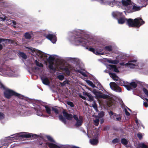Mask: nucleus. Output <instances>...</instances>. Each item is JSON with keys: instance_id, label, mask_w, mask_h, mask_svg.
I'll list each match as a JSON object with an SVG mask.
<instances>
[{"instance_id": "nucleus-9", "label": "nucleus", "mask_w": 148, "mask_h": 148, "mask_svg": "<svg viewBox=\"0 0 148 148\" xmlns=\"http://www.w3.org/2000/svg\"><path fill=\"white\" fill-rule=\"evenodd\" d=\"M92 1H96L102 5L108 4L110 6L113 7L115 5L117 6L121 4L120 2L115 0H92Z\"/></svg>"}, {"instance_id": "nucleus-18", "label": "nucleus", "mask_w": 148, "mask_h": 148, "mask_svg": "<svg viewBox=\"0 0 148 148\" xmlns=\"http://www.w3.org/2000/svg\"><path fill=\"white\" fill-rule=\"evenodd\" d=\"M109 114L112 118L116 121H119L121 120V116L119 115H117L114 113L110 111L109 112Z\"/></svg>"}, {"instance_id": "nucleus-39", "label": "nucleus", "mask_w": 148, "mask_h": 148, "mask_svg": "<svg viewBox=\"0 0 148 148\" xmlns=\"http://www.w3.org/2000/svg\"><path fill=\"white\" fill-rule=\"evenodd\" d=\"M52 110L56 114H59V109L56 107L52 108Z\"/></svg>"}, {"instance_id": "nucleus-58", "label": "nucleus", "mask_w": 148, "mask_h": 148, "mask_svg": "<svg viewBox=\"0 0 148 148\" xmlns=\"http://www.w3.org/2000/svg\"><path fill=\"white\" fill-rule=\"evenodd\" d=\"M66 81H64L62 83H61L60 84L62 86H64L66 84Z\"/></svg>"}, {"instance_id": "nucleus-36", "label": "nucleus", "mask_w": 148, "mask_h": 148, "mask_svg": "<svg viewBox=\"0 0 148 148\" xmlns=\"http://www.w3.org/2000/svg\"><path fill=\"white\" fill-rule=\"evenodd\" d=\"M86 83L88 84L89 85L91 86L93 88H96V86L91 81L89 80H86Z\"/></svg>"}, {"instance_id": "nucleus-16", "label": "nucleus", "mask_w": 148, "mask_h": 148, "mask_svg": "<svg viewBox=\"0 0 148 148\" xmlns=\"http://www.w3.org/2000/svg\"><path fill=\"white\" fill-rule=\"evenodd\" d=\"M46 37L53 43H55L57 40L56 36L54 34H49L46 36Z\"/></svg>"}, {"instance_id": "nucleus-30", "label": "nucleus", "mask_w": 148, "mask_h": 148, "mask_svg": "<svg viewBox=\"0 0 148 148\" xmlns=\"http://www.w3.org/2000/svg\"><path fill=\"white\" fill-rule=\"evenodd\" d=\"M0 19L1 21H7V24L8 25L11 24L12 23V20H8L7 17L4 16V17H0Z\"/></svg>"}, {"instance_id": "nucleus-3", "label": "nucleus", "mask_w": 148, "mask_h": 148, "mask_svg": "<svg viewBox=\"0 0 148 148\" xmlns=\"http://www.w3.org/2000/svg\"><path fill=\"white\" fill-rule=\"evenodd\" d=\"M122 9L128 13L140 10V6H137L131 3V0H122Z\"/></svg>"}, {"instance_id": "nucleus-61", "label": "nucleus", "mask_w": 148, "mask_h": 148, "mask_svg": "<svg viewBox=\"0 0 148 148\" xmlns=\"http://www.w3.org/2000/svg\"><path fill=\"white\" fill-rule=\"evenodd\" d=\"M81 97V98L82 99H86V97H84V96H82Z\"/></svg>"}, {"instance_id": "nucleus-43", "label": "nucleus", "mask_w": 148, "mask_h": 148, "mask_svg": "<svg viewBox=\"0 0 148 148\" xmlns=\"http://www.w3.org/2000/svg\"><path fill=\"white\" fill-rule=\"evenodd\" d=\"M136 122L137 126H138V128L139 126H141L143 127V129L144 128V126L142 125V123H140L138 121L137 119H136Z\"/></svg>"}, {"instance_id": "nucleus-26", "label": "nucleus", "mask_w": 148, "mask_h": 148, "mask_svg": "<svg viewBox=\"0 0 148 148\" xmlns=\"http://www.w3.org/2000/svg\"><path fill=\"white\" fill-rule=\"evenodd\" d=\"M63 114L64 116L65 117L66 119L69 120H71L72 119V115L71 114L67 113L65 111H63Z\"/></svg>"}, {"instance_id": "nucleus-46", "label": "nucleus", "mask_w": 148, "mask_h": 148, "mask_svg": "<svg viewBox=\"0 0 148 148\" xmlns=\"http://www.w3.org/2000/svg\"><path fill=\"white\" fill-rule=\"evenodd\" d=\"M58 78L60 80H62L64 78V76L62 75H60L57 76Z\"/></svg>"}, {"instance_id": "nucleus-55", "label": "nucleus", "mask_w": 148, "mask_h": 148, "mask_svg": "<svg viewBox=\"0 0 148 148\" xmlns=\"http://www.w3.org/2000/svg\"><path fill=\"white\" fill-rule=\"evenodd\" d=\"M137 137L139 139H141L142 138V135L140 133H138L137 134Z\"/></svg>"}, {"instance_id": "nucleus-27", "label": "nucleus", "mask_w": 148, "mask_h": 148, "mask_svg": "<svg viewBox=\"0 0 148 148\" xmlns=\"http://www.w3.org/2000/svg\"><path fill=\"white\" fill-rule=\"evenodd\" d=\"M71 66L72 67V68L70 70V71L72 70L73 69L75 71H77V72H78L79 73H80L83 76L85 77L87 76V74L84 71H83L82 70H79V69H75V68H73L72 66Z\"/></svg>"}, {"instance_id": "nucleus-12", "label": "nucleus", "mask_w": 148, "mask_h": 148, "mask_svg": "<svg viewBox=\"0 0 148 148\" xmlns=\"http://www.w3.org/2000/svg\"><path fill=\"white\" fill-rule=\"evenodd\" d=\"M4 94L5 96L7 98H9L12 95L17 96L21 98L23 96L14 92V91L8 88L6 89L4 91Z\"/></svg>"}, {"instance_id": "nucleus-14", "label": "nucleus", "mask_w": 148, "mask_h": 148, "mask_svg": "<svg viewBox=\"0 0 148 148\" xmlns=\"http://www.w3.org/2000/svg\"><path fill=\"white\" fill-rule=\"evenodd\" d=\"M111 89L113 90L118 92H121V90L120 87L114 82H111L110 84Z\"/></svg>"}, {"instance_id": "nucleus-38", "label": "nucleus", "mask_w": 148, "mask_h": 148, "mask_svg": "<svg viewBox=\"0 0 148 148\" xmlns=\"http://www.w3.org/2000/svg\"><path fill=\"white\" fill-rule=\"evenodd\" d=\"M68 60L73 63H75L76 62H77L78 60V59L77 58H68Z\"/></svg>"}, {"instance_id": "nucleus-32", "label": "nucleus", "mask_w": 148, "mask_h": 148, "mask_svg": "<svg viewBox=\"0 0 148 148\" xmlns=\"http://www.w3.org/2000/svg\"><path fill=\"white\" fill-rule=\"evenodd\" d=\"M84 95L85 96H86L88 97V101H93L94 97L92 95L86 92L84 94Z\"/></svg>"}, {"instance_id": "nucleus-11", "label": "nucleus", "mask_w": 148, "mask_h": 148, "mask_svg": "<svg viewBox=\"0 0 148 148\" xmlns=\"http://www.w3.org/2000/svg\"><path fill=\"white\" fill-rule=\"evenodd\" d=\"M35 64H31L28 65V67L31 68L34 72H36L40 70V67H43V65L38 61L37 60L35 61Z\"/></svg>"}, {"instance_id": "nucleus-60", "label": "nucleus", "mask_w": 148, "mask_h": 148, "mask_svg": "<svg viewBox=\"0 0 148 148\" xmlns=\"http://www.w3.org/2000/svg\"><path fill=\"white\" fill-rule=\"evenodd\" d=\"M12 23H13V24L14 25H16V21L13 20H12Z\"/></svg>"}, {"instance_id": "nucleus-59", "label": "nucleus", "mask_w": 148, "mask_h": 148, "mask_svg": "<svg viewBox=\"0 0 148 148\" xmlns=\"http://www.w3.org/2000/svg\"><path fill=\"white\" fill-rule=\"evenodd\" d=\"M143 105L146 108L148 107V104L147 102H144L143 103Z\"/></svg>"}, {"instance_id": "nucleus-41", "label": "nucleus", "mask_w": 148, "mask_h": 148, "mask_svg": "<svg viewBox=\"0 0 148 148\" xmlns=\"http://www.w3.org/2000/svg\"><path fill=\"white\" fill-rule=\"evenodd\" d=\"M138 147L141 148H148V147L143 143H141L139 144Z\"/></svg>"}, {"instance_id": "nucleus-63", "label": "nucleus", "mask_w": 148, "mask_h": 148, "mask_svg": "<svg viewBox=\"0 0 148 148\" xmlns=\"http://www.w3.org/2000/svg\"><path fill=\"white\" fill-rule=\"evenodd\" d=\"M103 122V119H102L101 120V123H102Z\"/></svg>"}, {"instance_id": "nucleus-62", "label": "nucleus", "mask_w": 148, "mask_h": 148, "mask_svg": "<svg viewBox=\"0 0 148 148\" xmlns=\"http://www.w3.org/2000/svg\"><path fill=\"white\" fill-rule=\"evenodd\" d=\"M2 49V45L0 44V50L1 49Z\"/></svg>"}, {"instance_id": "nucleus-40", "label": "nucleus", "mask_w": 148, "mask_h": 148, "mask_svg": "<svg viewBox=\"0 0 148 148\" xmlns=\"http://www.w3.org/2000/svg\"><path fill=\"white\" fill-rule=\"evenodd\" d=\"M92 106L96 110V112H97V104L96 103L95 101H93L92 104Z\"/></svg>"}, {"instance_id": "nucleus-56", "label": "nucleus", "mask_w": 148, "mask_h": 148, "mask_svg": "<svg viewBox=\"0 0 148 148\" xmlns=\"http://www.w3.org/2000/svg\"><path fill=\"white\" fill-rule=\"evenodd\" d=\"M125 114L127 116H129L130 115V113L127 112V109L125 108Z\"/></svg>"}, {"instance_id": "nucleus-53", "label": "nucleus", "mask_w": 148, "mask_h": 148, "mask_svg": "<svg viewBox=\"0 0 148 148\" xmlns=\"http://www.w3.org/2000/svg\"><path fill=\"white\" fill-rule=\"evenodd\" d=\"M67 104L71 107H73L74 104L73 103L71 102L68 101L67 102Z\"/></svg>"}, {"instance_id": "nucleus-2", "label": "nucleus", "mask_w": 148, "mask_h": 148, "mask_svg": "<svg viewBox=\"0 0 148 148\" xmlns=\"http://www.w3.org/2000/svg\"><path fill=\"white\" fill-rule=\"evenodd\" d=\"M56 56L55 55H50L48 57V59L49 62V68L54 72L60 70L64 71L67 75H69L70 70L72 69V67L70 65L65 66L62 64H60L57 62H54V60Z\"/></svg>"}, {"instance_id": "nucleus-28", "label": "nucleus", "mask_w": 148, "mask_h": 148, "mask_svg": "<svg viewBox=\"0 0 148 148\" xmlns=\"http://www.w3.org/2000/svg\"><path fill=\"white\" fill-rule=\"evenodd\" d=\"M32 136V134L31 133H23L21 134L20 136L22 137L29 138Z\"/></svg>"}, {"instance_id": "nucleus-15", "label": "nucleus", "mask_w": 148, "mask_h": 148, "mask_svg": "<svg viewBox=\"0 0 148 148\" xmlns=\"http://www.w3.org/2000/svg\"><path fill=\"white\" fill-rule=\"evenodd\" d=\"M74 119L76 121V123L75 124V125L76 126H79L81 125L83 122V119L82 117L76 115H74L73 116Z\"/></svg>"}, {"instance_id": "nucleus-24", "label": "nucleus", "mask_w": 148, "mask_h": 148, "mask_svg": "<svg viewBox=\"0 0 148 148\" xmlns=\"http://www.w3.org/2000/svg\"><path fill=\"white\" fill-rule=\"evenodd\" d=\"M106 67L109 70H113L115 72H118L119 71L118 69L114 65H108Z\"/></svg>"}, {"instance_id": "nucleus-29", "label": "nucleus", "mask_w": 148, "mask_h": 148, "mask_svg": "<svg viewBox=\"0 0 148 148\" xmlns=\"http://www.w3.org/2000/svg\"><path fill=\"white\" fill-rule=\"evenodd\" d=\"M122 13L118 12L116 11L113 12L112 15L114 18H117L121 16Z\"/></svg>"}, {"instance_id": "nucleus-35", "label": "nucleus", "mask_w": 148, "mask_h": 148, "mask_svg": "<svg viewBox=\"0 0 148 148\" xmlns=\"http://www.w3.org/2000/svg\"><path fill=\"white\" fill-rule=\"evenodd\" d=\"M105 51L106 52L107 51H111L112 50V47L111 46H106L104 47Z\"/></svg>"}, {"instance_id": "nucleus-50", "label": "nucleus", "mask_w": 148, "mask_h": 148, "mask_svg": "<svg viewBox=\"0 0 148 148\" xmlns=\"http://www.w3.org/2000/svg\"><path fill=\"white\" fill-rule=\"evenodd\" d=\"M143 91L145 95L148 97V91L145 88H143Z\"/></svg>"}, {"instance_id": "nucleus-52", "label": "nucleus", "mask_w": 148, "mask_h": 148, "mask_svg": "<svg viewBox=\"0 0 148 148\" xmlns=\"http://www.w3.org/2000/svg\"><path fill=\"white\" fill-rule=\"evenodd\" d=\"M104 115V113L103 112H101L98 114V117L99 118L101 117Z\"/></svg>"}, {"instance_id": "nucleus-4", "label": "nucleus", "mask_w": 148, "mask_h": 148, "mask_svg": "<svg viewBox=\"0 0 148 148\" xmlns=\"http://www.w3.org/2000/svg\"><path fill=\"white\" fill-rule=\"evenodd\" d=\"M109 74L111 77L115 81H119V82L117 83V84L122 86H125L127 89L130 90L131 89L130 87L133 88H135L137 86L138 82H132L130 83V86L128 85H125L124 82L123 81L120 80V78L117 76L114 73H109Z\"/></svg>"}, {"instance_id": "nucleus-1", "label": "nucleus", "mask_w": 148, "mask_h": 148, "mask_svg": "<svg viewBox=\"0 0 148 148\" xmlns=\"http://www.w3.org/2000/svg\"><path fill=\"white\" fill-rule=\"evenodd\" d=\"M73 33L75 35L71 37L70 40L76 45L85 46L95 44L94 40L90 38L89 34L86 31L75 29L73 31Z\"/></svg>"}, {"instance_id": "nucleus-37", "label": "nucleus", "mask_w": 148, "mask_h": 148, "mask_svg": "<svg viewBox=\"0 0 148 148\" xmlns=\"http://www.w3.org/2000/svg\"><path fill=\"white\" fill-rule=\"evenodd\" d=\"M59 119L62 122L65 124L66 123V120L64 118H63L62 115H60L59 116Z\"/></svg>"}, {"instance_id": "nucleus-22", "label": "nucleus", "mask_w": 148, "mask_h": 148, "mask_svg": "<svg viewBox=\"0 0 148 148\" xmlns=\"http://www.w3.org/2000/svg\"><path fill=\"white\" fill-rule=\"evenodd\" d=\"M95 96V98L98 99L101 98L102 93L100 92L98 90L93 89L91 90Z\"/></svg>"}, {"instance_id": "nucleus-20", "label": "nucleus", "mask_w": 148, "mask_h": 148, "mask_svg": "<svg viewBox=\"0 0 148 148\" xmlns=\"http://www.w3.org/2000/svg\"><path fill=\"white\" fill-rule=\"evenodd\" d=\"M95 96V98L98 99L101 98L102 93L100 92L98 90L93 89L91 90Z\"/></svg>"}, {"instance_id": "nucleus-42", "label": "nucleus", "mask_w": 148, "mask_h": 148, "mask_svg": "<svg viewBox=\"0 0 148 148\" xmlns=\"http://www.w3.org/2000/svg\"><path fill=\"white\" fill-rule=\"evenodd\" d=\"M19 54L20 56L23 58V59H25L27 58V56L24 53L21 52H19Z\"/></svg>"}, {"instance_id": "nucleus-34", "label": "nucleus", "mask_w": 148, "mask_h": 148, "mask_svg": "<svg viewBox=\"0 0 148 148\" xmlns=\"http://www.w3.org/2000/svg\"><path fill=\"white\" fill-rule=\"evenodd\" d=\"M32 35L33 34L32 32H28L25 34L24 36L25 38L27 39H30Z\"/></svg>"}, {"instance_id": "nucleus-33", "label": "nucleus", "mask_w": 148, "mask_h": 148, "mask_svg": "<svg viewBox=\"0 0 148 148\" xmlns=\"http://www.w3.org/2000/svg\"><path fill=\"white\" fill-rule=\"evenodd\" d=\"M31 100L30 99H21V101L23 103V105H24L25 104H28L29 103L30 104H32L31 103H30Z\"/></svg>"}, {"instance_id": "nucleus-7", "label": "nucleus", "mask_w": 148, "mask_h": 148, "mask_svg": "<svg viewBox=\"0 0 148 148\" xmlns=\"http://www.w3.org/2000/svg\"><path fill=\"white\" fill-rule=\"evenodd\" d=\"M121 64V65H125L131 68H137L138 66L139 69H141L142 67L144 66L143 64L138 63L137 60H132L125 64L123 63Z\"/></svg>"}, {"instance_id": "nucleus-64", "label": "nucleus", "mask_w": 148, "mask_h": 148, "mask_svg": "<svg viewBox=\"0 0 148 148\" xmlns=\"http://www.w3.org/2000/svg\"><path fill=\"white\" fill-rule=\"evenodd\" d=\"M145 99L146 100V101L148 102V99L146 98Z\"/></svg>"}, {"instance_id": "nucleus-54", "label": "nucleus", "mask_w": 148, "mask_h": 148, "mask_svg": "<svg viewBox=\"0 0 148 148\" xmlns=\"http://www.w3.org/2000/svg\"><path fill=\"white\" fill-rule=\"evenodd\" d=\"M119 140L118 139L116 138L113 140L112 142L113 143H115L119 142Z\"/></svg>"}, {"instance_id": "nucleus-5", "label": "nucleus", "mask_w": 148, "mask_h": 148, "mask_svg": "<svg viewBox=\"0 0 148 148\" xmlns=\"http://www.w3.org/2000/svg\"><path fill=\"white\" fill-rule=\"evenodd\" d=\"M126 24L129 27H139L145 23V21L140 17L135 18L134 20L131 18L127 19Z\"/></svg>"}, {"instance_id": "nucleus-51", "label": "nucleus", "mask_w": 148, "mask_h": 148, "mask_svg": "<svg viewBox=\"0 0 148 148\" xmlns=\"http://www.w3.org/2000/svg\"><path fill=\"white\" fill-rule=\"evenodd\" d=\"M117 56L119 58H124V56L123 54L122 53H121L120 54H119Z\"/></svg>"}, {"instance_id": "nucleus-44", "label": "nucleus", "mask_w": 148, "mask_h": 148, "mask_svg": "<svg viewBox=\"0 0 148 148\" xmlns=\"http://www.w3.org/2000/svg\"><path fill=\"white\" fill-rule=\"evenodd\" d=\"M94 123L95 125L97 126L99 123V119H96L94 120Z\"/></svg>"}, {"instance_id": "nucleus-47", "label": "nucleus", "mask_w": 148, "mask_h": 148, "mask_svg": "<svg viewBox=\"0 0 148 148\" xmlns=\"http://www.w3.org/2000/svg\"><path fill=\"white\" fill-rule=\"evenodd\" d=\"M109 97L108 95L103 94L102 93H101V98L103 99H108Z\"/></svg>"}, {"instance_id": "nucleus-57", "label": "nucleus", "mask_w": 148, "mask_h": 148, "mask_svg": "<svg viewBox=\"0 0 148 148\" xmlns=\"http://www.w3.org/2000/svg\"><path fill=\"white\" fill-rule=\"evenodd\" d=\"M137 2L139 3H143L144 2V0H137Z\"/></svg>"}, {"instance_id": "nucleus-25", "label": "nucleus", "mask_w": 148, "mask_h": 148, "mask_svg": "<svg viewBox=\"0 0 148 148\" xmlns=\"http://www.w3.org/2000/svg\"><path fill=\"white\" fill-rule=\"evenodd\" d=\"M52 107H49L48 106H41V109H40L41 110H42V109L44 110V109H45L47 113L48 114H51V110Z\"/></svg>"}, {"instance_id": "nucleus-13", "label": "nucleus", "mask_w": 148, "mask_h": 148, "mask_svg": "<svg viewBox=\"0 0 148 148\" xmlns=\"http://www.w3.org/2000/svg\"><path fill=\"white\" fill-rule=\"evenodd\" d=\"M89 50L92 52L96 55H104L107 53V52L105 51L104 49H100L98 51H96L93 48L91 47L89 48Z\"/></svg>"}, {"instance_id": "nucleus-21", "label": "nucleus", "mask_w": 148, "mask_h": 148, "mask_svg": "<svg viewBox=\"0 0 148 148\" xmlns=\"http://www.w3.org/2000/svg\"><path fill=\"white\" fill-rule=\"evenodd\" d=\"M95 96V98L98 99L101 98L102 93L100 92L98 90L93 89L91 90Z\"/></svg>"}, {"instance_id": "nucleus-17", "label": "nucleus", "mask_w": 148, "mask_h": 148, "mask_svg": "<svg viewBox=\"0 0 148 148\" xmlns=\"http://www.w3.org/2000/svg\"><path fill=\"white\" fill-rule=\"evenodd\" d=\"M98 133H96L94 134L93 138L90 139V143L91 145H95L98 143Z\"/></svg>"}, {"instance_id": "nucleus-48", "label": "nucleus", "mask_w": 148, "mask_h": 148, "mask_svg": "<svg viewBox=\"0 0 148 148\" xmlns=\"http://www.w3.org/2000/svg\"><path fill=\"white\" fill-rule=\"evenodd\" d=\"M5 115L3 113L0 112V120H1L4 119Z\"/></svg>"}, {"instance_id": "nucleus-45", "label": "nucleus", "mask_w": 148, "mask_h": 148, "mask_svg": "<svg viewBox=\"0 0 148 148\" xmlns=\"http://www.w3.org/2000/svg\"><path fill=\"white\" fill-rule=\"evenodd\" d=\"M127 140L125 138L122 139L121 140V143L124 145H126L127 143Z\"/></svg>"}, {"instance_id": "nucleus-10", "label": "nucleus", "mask_w": 148, "mask_h": 148, "mask_svg": "<svg viewBox=\"0 0 148 148\" xmlns=\"http://www.w3.org/2000/svg\"><path fill=\"white\" fill-rule=\"evenodd\" d=\"M47 138L48 140L47 144L50 148H60L62 147L61 145L56 143L51 136H47Z\"/></svg>"}, {"instance_id": "nucleus-31", "label": "nucleus", "mask_w": 148, "mask_h": 148, "mask_svg": "<svg viewBox=\"0 0 148 148\" xmlns=\"http://www.w3.org/2000/svg\"><path fill=\"white\" fill-rule=\"evenodd\" d=\"M127 19L124 17H120L119 19H118V23L119 24H123L126 21Z\"/></svg>"}, {"instance_id": "nucleus-23", "label": "nucleus", "mask_w": 148, "mask_h": 148, "mask_svg": "<svg viewBox=\"0 0 148 148\" xmlns=\"http://www.w3.org/2000/svg\"><path fill=\"white\" fill-rule=\"evenodd\" d=\"M41 78L43 84L46 85H49V81L46 77L44 76H41Z\"/></svg>"}, {"instance_id": "nucleus-19", "label": "nucleus", "mask_w": 148, "mask_h": 148, "mask_svg": "<svg viewBox=\"0 0 148 148\" xmlns=\"http://www.w3.org/2000/svg\"><path fill=\"white\" fill-rule=\"evenodd\" d=\"M41 106H37V107L36 108H34V109L37 111L36 114L37 115L41 116H45L43 114L42 111H43L44 110L42 109V110H41L40 109H41Z\"/></svg>"}, {"instance_id": "nucleus-49", "label": "nucleus", "mask_w": 148, "mask_h": 148, "mask_svg": "<svg viewBox=\"0 0 148 148\" xmlns=\"http://www.w3.org/2000/svg\"><path fill=\"white\" fill-rule=\"evenodd\" d=\"M107 61L108 62H109L110 63L116 64L117 63L116 61L114 60H108Z\"/></svg>"}, {"instance_id": "nucleus-6", "label": "nucleus", "mask_w": 148, "mask_h": 148, "mask_svg": "<svg viewBox=\"0 0 148 148\" xmlns=\"http://www.w3.org/2000/svg\"><path fill=\"white\" fill-rule=\"evenodd\" d=\"M27 48L28 49L27 51L29 53L36 57L37 58H41L45 57L46 55L42 52L35 48L31 47Z\"/></svg>"}, {"instance_id": "nucleus-8", "label": "nucleus", "mask_w": 148, "mask_h": 148, "mask_svg": "<svg viewBox=\"0 0 148 148\" xmlns=\"http://www.w3.org/2000/svg\"><path fill=\"white\" fill-rule=\"evenodd\" d=\"M0 71L3 73V75H7L9 77H17L20 75L18 71L17 70L12 71L9 68H8L6 70L3 69H1Z\"/></svg>"}]
</instances>
